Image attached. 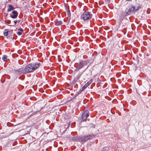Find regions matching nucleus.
Here are the masks:
<instances>
[{
  "label": "nucleus",
  "mask_w": 151,
  "mask_h": 151,
  "mask_svg": "<svg viewBox=\"0 0 151 151\" xmlns=\"http://www.w3.org/2000/svg\"><path fill=\"white\" fill-rule=\"evenodd\" d=\"M40 65V63H31L27 65L25 68L22 67L15 71L18 73L19 75L22 73H31L36 70Z\"/></svg>",
  "instance_id": "nucleus-1"
},
{
  "label": "nucleus",
  "mask_w": 151,
  "mask_h": 151,
  "mask_svg": "<svg viewBox=\"0 0 151 151\" xmlns=\"http://www.w3.org/2000/svg\"><path fill=\"white\" fill-rule=\"evenodd\" d=\"M140 8L141 6H140L136 7L134 6L131 5L128 8L125 9V11L127 13V14L129 15L131 14L134 13L138 11Z\"/></svg>",
  "instance_id": "nucleus-2"
},
{
  "label": "nucleus",
  "mask_w": 151,
  "mask_h": 151,
  "mask_svg": "<svg viewBox=\"0 0 151 151\" xmlns=\"http://www.w3.org/2000/svg\"><path fill=\"white\" fill-rule=\"evenodd\" d=\"M95 136L93 134L89 135L84 136H76L74 137V139L78 141L83 142L85 141L88 139H90L95 137Z\"/></svg>",
  "instance_id": "nucleus-3"
},
{
  "label": "nucleus",
  "mask_w": 151,
  "mask_h": 151,
  "mask_svg": "<svg viewBox=\"0 0 151 151\" xmlns=\"http://www.w3.org/2000/svg\"><path fill=\"white\" fill-rule=\"evenodd\" d=\"M89 63V60H80L78 64V67L76 69V71H78L80 69L84 68Z\"/></svg>",
  "instance_id": "nucleus-4"
},
{
  "label": "nucleus",
  "mask_w": 151,
  "mask_h": 151,
  "mask_svg": "<svg viewBox=\"0 0 151 151\" xmlns=\"http://www.w3.org/2000/svg\"><path fill=\"white\" fill-rule=\"evenodd\" d=\"M92 15L88 12H84L81 16V19L84 20L89 19L91 18Z\"/></svg>",
  "instance_id": "nucleus-5"
},
{
  "label": "nucleus",
  "mask_w": 151,
  "mask_h": 151,
  "mask_svg": "<svg viewBox=\"0 0 151 151\" xmlns=\"http://www.w3.org/2000/svg\"><path fill=\"white\" fill-rule=\"evenodd\" d=\"M89 116V112L88 109H86L84 111L83 113L82 116V119L83 121H86V120L87 118Z\"/></svg>",
  "instance_id": "nucleus-6"
},
{
  "label": "nucleus",
  "mask_w": 151,
  "mask_h": 151,
  "mask_svg": "<svg viewBox=\"0 0 151 151\" xmlns=\"http://www.w3.org/2000/svg\"><path fill=\"white\" fill-rule=\"evenodd\" d=\"M128 15L125 11L122 12L118 19L119 23L120 24L121 22L124 19L125 17L128 16Z\"/></svg>",
  "instance_id": "nucleus-7"
},
{
  "label": "nucleus",
  "mask_w": 151,
  "mask_h": 151,
  "mask_svg": "<svg viewBox=\"0 0 151 151\" xmlns=\"http://www.w3.org/2000/svg\"><path fill=\"white\" fill-rule=\"evenodd\" d=\"M12 13L13 15H10V17L11 18H15L17 17L18 14L17 11L14 10L12 11Z\"/></svg>",
  "instance_id": "nucleus-8"
},
{
  "label": "nucleus",
  "mask_w": 151,
  "mask_h": 151,
  "mask_svg": "<svg viewBox=\"0 0 151 151\" xmlns=\"http://www.w3.org/2000/svg\"><path fill=\"white\" fill-rule=\"evenodd\" d=\"M83 73L82 72H79L78 74L76 76V77L75 78V79L76 81H79V79L81 76V75Z\"/></svg>",
  "instance_id": "nucleus-9"
},
{
  "label": "nucleus",
  "mask_w": 151,
  "mask_h": 151,
  "mask_svg": "<svg viewBox=\"0 0 151 151\" xmlns=\"http://www.w3.org/2000/svg\"><path fill=\"white\" fill-rule=\"evenodd\" d=\"M62 23L63 22L61 20L58 21V20H57L55 21V24L57 26L61 24H62Z\"/></svg>",
  "instance_id": "nucleus-10"
},
{
  "label": "nucleus",
  "mask_w": 151,
  "mask_h": 151,
  "mask_svg": "<svg viewBox=\"0 0 151 151\" xmlns=\"http://www.w3.org/2000/svg\"><path fill=\"white\" fill-rule=\"evenodd\" d=\"M89 85L86 83L85 84L84 86L80 89V92L83 91L84 90H85Z\"/></svg>",
  "instance_id": "nucleus-11"
},
{
  "label": "nucleus",
  "mask_w": 151,
  "mask_h": 151,
  "mask_svg": "<svg viewBox=\"0 0 151 151\" xmlns=\"http://www.w3.org/2000/svg\"><path fill=\"white\" fill-rule=\"evenodd\" d=\"M9 9H8L7 10L8 12H10L14 9V7L12 5H9Z\"/></svg>",
  "instance_id": "nucleus-12"
},
{
  "label": "nucleus",
  "mask_w": 151,
  "mask_h": 151,
  "mask_svg": "<svg viewBox=\"0 0 151 151\" xmlns=\"http://www.w3.org/2000/svg\"><path fill=\"white\" fill-rule=\"evenodd\" d=\"M8 31L7 29H5L4 32V35L5 36H6L8 35Z\"/></svg>",
  "instance_id": "nucleus-13"
},
{
  "label": "nucleus",
  "mask_w": 151,
  "mask_h": 151,
  "mask_svg": "<svg viewBox=\"0 0 151 151\" xmlns=\"http://www.w3.org/2000/svg\"><path fill=\"white\" fill-rule=\"evenodd\" d=\"M7 57L6 55H5L3 56L2 59L4 62H6L7 60Z\"/></svg>",
  "instance_id": "nucleus-14"
},
{
  "label": "nucleus",
  "mask_w": 151,
  "mask_h": 151,
  "mask_svg": "<svg viewBox=\"0 0 151 151\" xmlns=\"http://www.w3.org/2000/svg\"><path fill=\"white\" fill-rule=\"evenodd\" d=\"M109 150V148L108 147H105L103 148V151H108Z\"/></svg>",
  "instance_id": "nucleus-15"
},
{
  "label": "nucleus",
  "mask_w": 151,
  "mask_h": 151,
  "mask_svg": "<svg viewBox=\"0 0 151 151\" xmlns=\"http://www.w3.org/2000/svg\"><path fill=\"white\" fill-rule=\"evenodd\" d=\"M92 80L91 79L86 83L89 86L92 83Z\"/></svg>",
  "instance_id": "nucleus-16"
},
{
  "label": "nucleus",
  "mask_w": 151,
  "mask_h": 151,
  "mask_svg": "<svg viewBox=\"0 0 151 151\" xmlns=\"http://www.w3.org/2000/svg\"><path fill=\"white\" fill-rule=\"evenodd\" d=\"M14 23L13 24V25H10V26H14L16 24V23L17 22H18V21H17V20H16L15 21H14Z\"/></svg>",
  "instance_id": "nucleus-17"
},
{
  "label": "nucleus",
  "mask_w": 151,
  "mask_h": 151,
  "mask_svg": "<svg viewBox=\"0 0 151 151\" xmlns=\"http://www.w3.org/2000/svg\"><path fill=\"white\" fill-rule=\"evenodd\" d=\"M17 34L18 35L20 36L22 35V33L21 32H17Z\"/></svg>",
  "instance_id": "nucleus-18"
},
{
  "label": "nucleus",
  "mask_w": 151,
  "mask_h": 151,
  "mask_svg": "<svg viewBox=\"0 0 151 151\" xmlns=\"http://www.w3.org/2000/svg\"><path fill=\"white\" fill-rule=\"evenodd\" d=\"M18 30L19 31L21 32H23V30L22 28H19L18 29Z\"/></svg>",
  "instance_id": "nucleus-19"
},
{
  "label": "nucleus",
  "mask_w": 151,
  "mask_h": 151,
  "mask_svg": "<svg viewBox=\"0 0 151 151\" xmlns=\"http://www.w3.org/2000/svg\"><path fill=\"white\" fill-rule=\"evenodd\" d=\"M97 81H98V82L99 83H100L101 81L99 78H98Z\"/></svg>",
  "instance_id": "nucleus-20"
},
{
  "label": "nucleus",
  "mask_w": 151,
  "mask_h": 151,
  "mask_svg": "<svg viewBox=\"0 0 151 151\" xmlns=\"http://www.w3.org/2000/svg\"><path fill=\"white\" fill-rule=\"evenodd\" d=\"M88 66H87L86 68L84 69V71H85L88 68Z\"/></svg>",
  "instance_id": "nucleus-21"
},
{
  "label": "nucleus",
  "mask_w": 151,
  "mask_h": 151,
  "mask_svg": "<svg viewBox=\"0 0 151 151\" xmlns=\"http://www.w3.org/2000/svg\"><path fill=\"white\" fill-rule=\"evenodd\" d=\"M105 0L106 1H109L110 0Z\"/></svg>",
  "instance_id": "nucleus-22"
},
{
  "label": "nucleus",
  "mask_w": 151,
  "mask_h": 151,
  "mask_svg": "<svg viewBox=\"0 0 151 151\" xmlns=\"http://www.w3.org/2000/svg\"><path fill=\"white\" fill-rule=\"evenodd\" d=\"M69 12V10H68V12Z\"/></svg>",
  "instance_id": "nucleus-23"
}]
</instances>
